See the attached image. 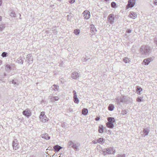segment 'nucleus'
Returning a JSON list of instances; mask_svg holds the SVG:
<instances>
[{"mask_svg": "<svg viewBox=\"0 0 157 157\" xmlns=\"http://www.w3.org/2000/svg\"><path fill=\"white\" fill-rule=\"evenodd\" d=\"M127 113V112L126 110L123 111L122 112L121 114L123 115H125Z\"/></svg>", "mask_w": 157, "mask_h": 157, "instance_id": "79ce46f5", "label": "nucleus"}, {"mask_svg": "<svg viewBox=\"0 0 157 157\" xmlns=\"http://www.w3.org/2000/svg\"><path fill=\"white\" fill-rule=\"evenodd\" d=\"M2 20V17L0 16V21Z\"/></svg>", "mask_w": 157, "mask_h": 157, "instance_id": "864d4df0", "label": "nucleus"}, {"mask_svg": "<svg viewBox=\"0 0 157 157\" xmlns=\"http://www.w3.org/2000/svg\"><path fill=\"white\" fill-rule=\"evenodd\" d=\"M80 75L79 73L76 72H75L72 74L71 77L73 79H76Z\"/></svg>", "mask_w": 157, "mask_h": 157, "instance_id": "dca6fc26", "label": "nucleus"}, {"mask_svg": "<svg viewBox=\"0 0 157 157\" xmlns=\"http://www.w3.org/2000/svg\"><path fill=\"white\" fill-rule=\"evenodd\" d=\"M118 157H125V155L124 154H118Z\"/></svg>", "mask_w": 157, "mask_h": 157, "instance_id": "ea45409f", "label": "nucleus"}, {"mask_svg": "<svg viewBox=\"0 0 157 157\" xmlns=\"http://www.w3.org/2000/svg\"><path fill=\"white\" fill-rule=\"evenodd\" d=\"M7 53L6 52H3L2 54V56L3 57H6L7 56Z\"/></svg>", "mask_w": 157, "mask_h": 157, "instance_id": "c9c22d12", "label": "nucleus"}, {"mask_svg": "<svg viewBox=\"0 0 157 157\" xmlns=\"http://www.w3.org/2000/svg\"><path fill=\"white\" fill-rule=\"evenodd\" d=\"M73 101L75 103L78 104L79 102V100L77 96L73 97Z\"/></svg>", "mask_w": 157, "mask_h": 157, "instance_id": "a878e982", "label": "nucleus"}, {"mask_svg": "<svg viewBox=\"0 0 157 157\" xmlns=\"http://www.w3.org/2000/svg\"><path fill=\"white\" fill-rule=\"evenodd\" d=\"M154 4L155 5H157V1H156V0L154 1Z\"/></svg>", "mask_w": 157, "mask_h": 157, "instance_id": "49530a36", "label": "nucleus"}, {"mask_svg": "<svg viewBox=\"0 0 157 157\" xmlns=\"http://www.w3.org/2000/svg\"><path fill=\"white\" fill-rule=\"evenodd\" d=\"M104 140L103 138H100L99 139H98L97 140V142L98 143L101 144H103L104 142Z\"/></svg>", "mask_w": 157, "mask_h": 157, "instance_id": "b1692460", "label": "nucleus"}, {"mask_svg": "<svg viewBox=\"0 0 157 157\" xmlns=\"http://www.w3.org/2000/svg\"><path fill=\"white\" fill-rule=\"evenodd\" d=\"M59 154L60 155L59 156V157H61V155H62V153H60Z\"/></svg>", "mask_w": 157, "mask_h": 157, "instance_id": "5fc2aeb1", "label": "nucleus"}, {"mask_svg": "<svg viewBox=\"0 0 157 157\" xmlns=\"http://www.w3.org/2000/svg\"><path fill=\"white\" fill-rule=\"evenodd\" d=\"M73 94L74 97L77 96L76 94V92L75 90H74L73 91Z\"/></svg>", "mask_w": 157, "mask_h": 157, "instance_id": "a19ab883", "label": "nucleus"}, {"mask_svg": "<svg viewBox=\"0 0 157 157\" xmlns=\"http://www.w3.org/2000/svg\"><path fill=\"white\" fill-rule=\"evenodd\" d=\"M12 146L13 149L17 150L19 148L18 143L16 139H15L12 142Z\"/></svg>", "mask_w": 157, "mask_h": 157, "instance_id": "0eeeda50", "label": "nucleus"}, {"mask_svg": "<svg viewBox=\"0 0 157 157\" xmlns=\"http://www.w3.org/2000/svg\"><path fill=\"white\" fill-rule=\"evenodd\" d=\"M26 61L29 63H31L33 62V59L31 54H28L26 57Z\"/></svg>", "mask_w": 157, "mask_h": 157, "instance_id": "9b49d317", "label": "nucleus"}, {"mask_svg": "<svg viewBox=\"0 0 157 157\" xmlns=\"http://www.w3.org/2000/svg\"><path fill=\"white\" fill-rule=\"evenodd\" d=\"M10 15L12 17H16V14L14 12H12L11 13Z\"/></svg>", "mask_w": 157, "mask_h": 157, "instance_id": "e433bc0d", "label": "nucleus"}, {"mask_svg": "<svg viewBox=\"0 0 157 157\" xmlns=\"http://www.w3.org/2000/svg\"><path fill=\"white\" fill-rule=\"evenodd\" d=\"M11 83L12 84H13L14 85H18V84H17L16 82L14 80H13L11 81Z\"/></svg>", "mask_w": 157, "mask_h": 157, "instance_id": "4c0bfd02", "label": "nucleus"}, {"mask_svg": "<svg viewBox=\"0 0 157 157\" xmlns=\"http://www.w3.org/2000/svg\"><path fill=\"white\" fill-rule=\"evenodd\" d=\"M82 60L83 61H86L88 60V59H87L86 58H82Z\"/></svg>", "mask_w": 157, "mask_h": 157, "instance_id": "c03bdc74", "label": "nucleus"}, {"mask_svg": "<svg viewBox=\"0 0 157 157\" xmlns=\"http://www.w3.org/2000/svg\"><path fill=\"white\" fill-rule=\"evenodd\" d=\"M11 67L9 65H7L5 67L6 70L8 71H9L11 70Z\"/></svg>", "mask_w": 157, "mask_h": 157, "instance_id": "c85d7f7f", "label": "nucleus"}, {"mask_svg": "<svg viewBox=\"0 0 157 157\" xmlns=\"http://www.w3.org/2000/svg\"><path fill=\"white\" fill-rule=\"evenodd\" d=\"M40 121L43 122H45L48 121V119L45 115L44 113V112L41 113L40 116Z\"/></svg>", "mask_w": 157, "mask_h": 157, "instance_id": "423d86ee", "label": "nucleus"}, {"mask_svg": "<svg viewBox=\"0 0 157 157\" xmlns=\"http://www.w3.org/2000/svg\"><path fill=\"white\" fill-rule=\"evenodd\" d=\"M80 145V144L78 143L77 144L74 143L72 145V148H73L75 151H78V147Z\"/></svg>", "mask_w": 157, "mask_h": 157, "instance_id": "f3484780", "label": "nucleus"}, {"mask_svg": "<svg viewBox=\"0 0 157 157\" xmlns=\"http://www.w3.org/2000/svg\"><path fill=\"white\" fill-rule=\"evenodd\" d=\"M80 33V30L79 29H75L74 30V33L76 35H78Z\"/></svg>", "mask_w": 157, "mask_h": 157, "instance_id": "72a5a7b5", "label": "nucleus"}, {"mask_svg": "<svg viewBox=\"0 0 157 157\" xmlns=\"http://www.w3.org/2000/svg\"><path fill=\"white\" fill-rule=\"evenodd\" d=\"M136 3V0H128V4L126 6L127 9L133 7Z\"/></svg>", "mask_w": 157, "mask_h": 157, "instance_id": "39448f33", "label": "nucleus"}, {"mask_svg": "<svg viewBox=\"0 0 157 157\" xmlns=\"http://www.w3.org/2000/svg\"><path fill=\"white\" fill-rule=\"evenodd\" d=\"M53 32L54 33H56V31L55 29H54L53 30Z\"/></svg>", "mask_w": 157, "mask_h": 157, "instance_id": "09e8293b", "label": "nucleus"}, {"mask_svg": "<svg viewBox=\"0 0 157 157\" xmlns=\"http://www.w3.org/2000/svg\"><path fill=\"white\" fill-rule=\"evenodd\" d=\"M75 2V0H70L69 2L71 3H73Z\"/></svg>", "mask_w": 157, "mask_h": 157, "instance_id": "a18cd8bd", "label": "nucleus"}, {"mask_svg": "<svg viewBox=\"0 0 157 157\" xmlns=\"http://www.w3.org/2000/svg\"><path fill=\"white\" fill-rule=\"evenodd\" d=\"M2 0H0V6L2 5Z\"/></svg>", "mask_w": 157, "mask_h": 157, "instance_id": "3c124183", "label": "nucleus"}, {"mask_svg": "<svg viewBox=\"0 0 157 157\" xmlns=\"http://www.w3.org/2000/svg\"><path fill=\"white\" fill-rule=\"evenodd\" d=\"M23 114L27 117H29L31 115V113L30 110L28 109H27L23 111L22 112Z\"/></svg>", "mask_w": 157, "mask_h": 157, "instance_id": "6e6552de", "label": "nucleus"}, {"mask_svg": "<svg viewBox=\"0 0 157 157\" xmlns=\"http://www.w3.org/2000/svg\"><path fill=\"white\" fill-rule=\"evenodd\" d=\"M137 13L134 12H131L129 14V17L131 18L134 19L137 17Z\"/></svg>", "mask_w": 157, "mask_h": 157, "instance_id": "4468645a", "label": "nucleus"}, {"mask_svg": "<svg viewBox=\"0 0 157 157\" xmlns=\"http://www.w3.org/2000/svg\"><path fill=\"white\" fill-rule=\"evenodd\" d=\"M93 143L94 144H97V143H98V142H97H97H96V141H95L94 140V141H93Z\"/></svg>", "mask_w": 157, "mask_h": 157, "instance_id": "8fccbe9b", "label": "nucleus"}, {"mask_svg": "<svg viewBox=\"0 0 157 157\" xmlns=\"http://www.w3.org/2000/svg\"><path fill=\"white\" fill-rule=\"evenodd\" d=\"M74 143L71 141L70 140L68 141V145L69 147H72V145H73Z\"/></svg>", "mask_w": 157, "mask_h": 157, "instance_id": "c756f323", "label": "nucleus"}, {"mask_svg": "<svg viewBox=\"0 0 157 157\" xmlns=\"http://www.w3.org/2000/svg\"><path fill=\"white\" fill-rule=\"evenodd\" d=\"M152 60L151 58H148L144 59L143 61V63L146 65H147L149 64L150 63Z\"/></svg>", "mask_w": 157, "mask_h": 157, "instance_id": "f8f14e48", "label": "nucleus"}, {"mask_svg": "<svg viewBox=\"0 0 157 157\" xmlns=\"http://www.w3.org/2000/svg\"><path fill=\"white\" fill-rule=\"evenodd\" d=\"M106 152L109 154H113L115 152V150L113 148L110 147L103 150V153L105 155Z\"/></svg>", "mask_w": 157, "mask_h": 157, "instance_id": "20e7f679", "label": "nucleus"}, {"mask_svg": "<svg viewBox=\"0 0 157 157\" xmlns=\"http://www.w3.org/2000/svg\"><path fill=\"white\" fill-rule=\"evenodd\" d=\"M143 97H138L136 99V101L138 102H140L143 101Z\"/></svg>", "mask_w": 157, "mask_h": 157, "instance_id": "7c9ffc66", "label": "nucleus"}, {"mask_svg": "<svg viewBox=\"0 0 157 157\" xmlns=\"http://www.w3.org/2000/svg\"><path fill=\"white\" fill-rule=\"evenodd\" d=\"M98 132L100 133H102L103 132L104 130L103 129V126L102 125H101L99 126Z\"/></svg>", "mask_w": 157, "mask_h": 157, "instance_id": "5701e85b", "label": "nucleus"}, {"mask_svg": "<svg viewBox=\"0 0 157 157\" xmlns=\"http://www.w3.org/2000/svg\"><path fill=\"white\" fill-rule=\"evenodd\" d=\"M151 50L150 47L147 45L142 46L140 49V52L143 55H148L150 53Z\"/></svg>", "mask_w": 157, "mask_h": 157, "instance_id": "f257e3e1", "label": "nucleus"}, {"mask_svg": "<svg viewBox=\"0 0 157 157\" xmlns=\"http://www.w3.org/2000/svg\"><path fill=\"white\" fill-rule=\"evenodd\" d=\"M53 86L54 87V90L55 91H58V90L59 86L58 85H54Z\"/></svg>", "mask_w": 157, "mask_h": 157, "instance_id": "473e14b6", "label": "nucleus"}, {"mask_svg": "<svg viewBox=\"0 0 157 157\" xmlns=\"http://www.w3.org/2000/svg\"><path fill=\"white\" fill-rule=\"evenodd\" d=\"M114 108V106L112 104H110L108 107V109L111 111H113Z\"/></svg>", "mask_w": 157, "mask_h": 157, "instance_id": "393cba45", "label": "nucleus"}, {"mask_svg": "<svg viewBox=\"0 0 157 157\" xmlns=\"http://www.w3.org/2000/svg\"><path fill=\"white\" fill-rule=\"evenodd\" d=\"M108 22L111 24H113L114 22V15L111 14L109 15L108 17Z\"/></svg>", "mask_w": 157, "mask_h": 157, "instance_id": "1a4fd4ad", "label": "nucleus"}, {"mask_svg": "<svg viewBox=\"0 0 157 157\" xmlns=\"http://www.w3.org/2000/svg\"><path fill=\"white\" fill-rule=\"evenodd\" d=\"M90 27L91 33H95L97 32V30L93 25H90Z\"/></svg>", "mask_w": 157, "mask_h": 157, "instance_id": "2eb2a0df", "label": "nucleus"}, {"mask_svg": "<svg viewBox=\"0 0 157 157\" xmlns=\"http://www.w3.org/2000/svg\"><path fill=\"white\" fill-rule=\"evenodd\" d=\"M90 13L88 10H86L84 11L83 13V14L84 19H89L90 16Z\"/></svg>", "mask_w": 157, "mask_h": 157, "instance_id": "9d476101", "label": "nucleus"}, {"mask_svg": "<svg viewBox=\"0 0 157 157\" xmlns=\"http://www.w3.org/2000/svg\"><path fill=\"white\" fill-rule=\"evenodd\" d=\"M42 137L46 140H49L50 139V137L48 136L47 134H45L44 135H42Z\"/></svg>", "mask_w": 157, "mask_h": 157, "instance_id": "4be33fe9", "label": "nucleus"}, {"mask_svg": "<svg viewBox=\"0 0 157 157\" xmlns=\"http://www.w3.org/2000/svg\"><path fill=\"white\" fill-rule=\"evenodd\" d=\"M5 26L4 25L1 24L0 25V31H2L5 28Z\"/></svg>", "mask_w": 157, "mask_h": 157, "instance_id": "f704fd0d", "label": "nucleus"}, {"mask_svg": "<svg viewBox=\"0 0 157 157\" xmlns=\"http://www.w3.org/2000/svg\"><path fill=\"white\" fill-rule=\"evenodd\" d=\"M30 157H34L32 156H30Z\"/></svg>", "mask_w": 157, "mask_h": 157, "instance_id": "6e6d98bb", "label": "nucleus"}, {"mask_svg": "<svg viewBox=\"0 0 157 157\" xmlns=\"http://www.w3.org/2000/svg\"><path fill=\"white\" fill-rule=\"evenodd\" d=\"M136 88L137 93L138 94H141V92L143 90L139 86H136Z\"/></svg>", "mask_w": 157, "mask_h": 157, "instance_id": "6ab92c4d", "label": "nucleus"}, {"mask_svg": "<svg viewBox=\"0 0 157 157\" xmlns=\"http://www.w3.org/2000/svg\"><path fill=\"white\" fill-rule=\"evenodd\" d=\"M108 122L106 123V126L110 128H113L114 126V123L115 120L114 118L109 117L107 118Z\"/></svg>", "mask_w": 157, "mask_h": 157, "instance_id": "f03ea898", "label": "nucleus"}, {"mask_svg": "<svg viewBox=\"0 0 157 157\" xmlns=\"http://www.w3.org/2000/svg\"><path fill=\"white\" fill-rule=\"evenodd\" d=\"M123 61L126 63H129L130 61L129 59L127 57H125L123 58Z\"/></svg>", "mask_w": 157, "mask_h": 157, "instance_id": "cd10ccee", "label": "nucleus"}, {"mask_svg": "<svg viewBox=\"0 0 157 157\" xmlns=\"http://www.w3.org/2000/svg\"><path fill=\"white\" fill-rule=\"evenodd\" d=\"M2 63V61L0 60V66L1 65Z\"/></svg>", "mask_w": 157, "mask_h": 157, "instance_id": "603ef678", "label": "nucleus"}, {"mask_svg": "<svg viewBox=\"0 0 157 157\" xmlns=\"http://www.w3.org/2000/svg\"><path fill=\"white\" fill-rule=\"evenodd\" d=\"M111 6L113 8H116V4L114 2H112L111 4Z\"/></svg>", "mask_w": 157, "mask_h": 157, "instance_id": "2f4dec72", "label": "nucleus"}, {"mask_svg": "<svg viewBox=\"0 0 157 157\" xmlns=\"http://www.w3.org/2000/svg\"><path fill=\"white\" fill-rule=\"evenodd\" d=\"M149 132V129L148 128H144L143 132V134H142V136H145L148 135Z\"/></svg>", "mask_w": 157, "mask_h": 157, "instance_id": "ddd939ff", "label": "nucleus"}, {"mask_svg": "<svg viewBox=\"0 0 157 157\" xmlns=\"http://www.w3.org/2000/svg\"><path fill=\"white\" fill-rule=\"evenodd\" d=\"M67 20L69 21H71V15H68L67 16Z\"/></svg>", "mask_w": 157, "mask_h": 157, "instance_id": "58836bf2", "label": "nucleus"}, {"mask_svg": "<svg viewBox=\"0 0 157 157\" xmlns=\"http://www.w3.org/2000/svg\"><path fill=\"white\" fill-rule=\"evenodd\" d=\"M120 101L125 103L128 104L132 102V99L129 97L124 96L120 99Z\"/></svg>", "mask_w": 157, "mask_h": 157, "instance_id": "7ed1b4c3", "label": "nucleus"}, {"mask_svg": "<svg viewBox=\"0 0 157 157\" xmlns=\"http://www.w3.org/2000/svg\"><path fill=\"white\" fill-rule=\"evenodd\" d=\"M131 32H132V30H130V29H127V30L126 31V32L128 33H130Z\"/></svg>", "mask_w": 157, "mask_h": 157, "instance_id": "37998d69", "label": "nucleus"}, {"mask_svg": "<svg viewBox=\"0 0 157 157\" xmlns=\"http://www.w3.org/2000/svg\"><path fill=\"white\" fill-rule=\"evenodd\" d=\"M100 119V118L98 117H97L95 118V120L96 121H98Z\"/></svg>", "mask_w": 157, "mask_h": 157, "instance_id": "de8ad7c7", "label": "nucleus"}, {"mask_svg": "<svg viewBox=\"0 0 157 157\" xmlns=\"http://www.w3.org/2000/svg\"><path fill=\"white\" fill-rule=\"evenodd\" d=\"M53 148L55 151H59L60 149L62 148V147L58 145H56Z\"/></svg>", "mask_w": 157, "mask_h": 157, "instance_id": "a211bd4d", "label": "nucleus"}, {"mask_svg": "<svg viewBox=\"0 0 157 157\" xmlns=\"http://www.w3.org/2000/svg\"><path fill=\"white\" fill-rule=\"evenodd\" d=\"M17 61L19 63L21 64H22L23 63V59L22 58H21V57L18 58L17 59Z\"/></svg>", "mask_w": 157, "mask_h": 157, "instance_id": "bb28decb", "label": "nucleus"}, {"mask_svg": "<svg viewBox=\"0 0 157 157\" xmlns=\"http://www.w3.org/2000/svg\"><path fill=\"white\" fill-rule=\"evenodd\" d=\"M88 113V110L87 109L84 108L82 110V114L86 115Z\"/></svg>", "mask_w": 157, "mask_h": 157, "instance_id": "412c9836", "label": "nucleus"}, {"mask_svg": "<svg viewBox=\"0 0 157 157\" xmlns=\"http://www.w3.org/2000/svg\"><path fill=\"white\" fill-rule=\"evenodd\" d=\"M59 99L58 97H53L51 98V101L52 102H55L56 101H58Z\"/></svg>", "mask_w": 157, "mask_h": 157, "instance_id": "aec40b11", "label": "nucleus"}]
</instances>
